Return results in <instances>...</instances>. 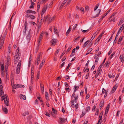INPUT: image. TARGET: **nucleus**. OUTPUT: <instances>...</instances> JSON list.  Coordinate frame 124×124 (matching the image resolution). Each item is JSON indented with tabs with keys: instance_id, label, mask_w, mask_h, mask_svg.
<instances>
[{
	"instance_id": "obj_5",
	"label": "nucleus",
	"mask_w": 124,
	"mask_h": 124,
	"mask_svg": "<svg viewBox=\"0 0 124 124\" xmlns=\"http://www.w3.org/2000/svg\"><path fill=\"white\" fill-rule=\"evenodd\" d=\"M41 52H40L38 55L35 61V64H37V65H38L39 64L40 60V58L41 57Z\"/></svg>"
},
{
	"instance_id": "obj_8",
	"label": "nucleus",
	"mask_w": 124,
	"mask_h": 124,
	"mask_svg": "<svg viewBox=\"0 0 124 124\" xmlns=\"http://www.w3.org/2000/svg\"><path fill=\"white\" fill-rule=\"evenodd\" d=\"M57 42V40L56 39H53L51 41V45L52 46H54Z\"/></svg>"
},
{
	"instance_id": "obj_18",
	"label": "nucleus",
	"mask_w": 124,
	"mask_h": 124,
	"mask_svg": "<svg viewBox=\"0 0 124 124\" xmlns=\"http://www.w3.org/2000/svg\"><path fill=\"white\" fill-rule=\"evenodd\" d=\"M117 88L116 87H115V86H114L113 87L112 90L111 91V92L110 93L111 94H112L115 91H116V89Z\"/></svg>"
},
{
	"instance_id": "obj_24",
	"label": "nucleus",
	"mask_w": 124,
	"mask_h": 124,
	"mask_svg": "<svg viewBox=\"0 0 124 124\" xmlns=\"http://www.w3.org/2000/svg\"><path fill=\"white\" fill-rule=\"evenodd\" d=\"M67 0H64L63 3L62 4L60 7V9H62V8L63 7L64 5L66 2H67Z\"/></svg>"
},
{
	"instance_id": "obj_46",
	"label": "nucleus",
	"mask_w": 124,
	"mask_h": 124,
	"mask_svg": "<svg viewBox=\"0 0 124 124\" xmlns=\"http://www.w3.org/2000/svg\"><path fill=\"white\" fill-rule=\"evenodd\" d=\"M121 96H119V104H120L122 101V100H121Z\"/></svg>"
},
{
	"instance_id": "obj_47",
	"label": "nucleus",
	"mask_w": 124,
	"mask_h": 124,
	"mask_svg": "<svg viewBox=\"0 0 124 124\" xmlns=\"http://www.w3.org/2000/svg\"><path fill=\"white\" fill-rule=\"evenodd\" d=\"M103 113L102 112H101L100 115L99 116V118H101L102 119V116L103 115Z\"/></svg>"
},
{
	"instance_id": "obj_15",
	"label": "nucleus",
	"mask_w": 124,
	"mask_h": 124,
	"mask_svg": "<svg viewBox=\"0 0 124 124\" xmlns=\"http://www.w3.org/2000/svg\"><path fill=\"white\" fill-rule=\"evenodd\" d=\"M103 64H101V65L99 66L98 68L97 71V73H98V74H99L101 72V68L103 66L102 65Z\"/></svg>"
},
{
	"instance_id": "obj_39",
	"label": "nucleus",
	"mask_w": 124,
	"mask_h": 124,
	"mask_svg": "<svg viewBox=\"0 0 124 124\" xmlns=\"http://www.w3.org/2000/svg\"><path fill=\"white\" fill-rule=\"evenodd\" d=\"M53 3V1H52L51 2L50 4L49 5H48V7L50 8H51L52 7V5Z\"/></svg>"
},
{
	"instance_id": "obj_56",
	"label": "nucleus",
	"mask_w": 124,
	"mask_h": 124,
	"mask_svg": "<svg viewBox=\"0 0 124 124\" xmlns=\"http://www.w3.org/2000/svg\"><path fill=\"white\" fill-rule=\"evenodd\" d=\"M71 30V29H70V28H69L68 30L66 32V34L68 35V34L70 33V31Z\"/></svg>"
},
{
	"instance_id": "obj_20",
	"label": "nucleus",
	"mask_w": 124,
	"mask_h": 124,
	"mask_svg": "<svg viewBox=\"0 0 124 124\" xmlns=\"http://www.w3.org/2000/svg\"><path fill=\"white\" fill-rule=\"evenodd\" d=\"M79 88V86H75L74 87V93L77 91Z\"/></svg>"
},
{
	"instance_id": "obj_27",
	"label": "nucleus",
	"mask_w": 124,
	"mask_h": 124,
	"mask_svg": "<svg viewBox=\"0 0 124 124\" xmlns=\"http://www.w3.org/2000/svg\"><path fill=\"white\" fill-rule=\"evenodd\" d=\"M119 34L118 33H117V34L115 38V39L114 40V43L115 42V43H116V40H117V38L118 36V35H119Z\"/></svg>"
},
{
	"instance_id": "obj_42",
	"label": "nucleus",
	"mask_w": 124,
	"mask_h": 124,
	"mask_svg": "<svg viewBox=\"0 0 124 124\" xmlns=\"http://www.w3.org/2000/svg\"><path fill=\"white\" fill-rule=\"evenodd\" d=\"M30 17L31 18V19H35V17L32 15H30Z\"/></svg>"
},
{
	"instance_id": "obj_23",
	"label": "nucleus",
	"mask_w": 124,
	"mask_h": 124,
	"mask_svg": "<svg viewBox=\"0 0 124 124\" xmlns=\"http://www.w3.org/2000/svg\"><path fill=\"white\" fill-rule=\"evenodd\" d=\"M8 99L7 98H6V100H4V103L7 106L8 105Z\"/></svg>"
},
{
	"instance_id": "obj_63",
	"label": "nucleus",
	"mask_w": 124,
	"mask_h": 124,
	"mask_svg": "<svg viewBox=\"0 0 124 124\" xmlns=\"http://www.w3.org/2000/svg\"><path fill=\"white\" fill-rule=\"evenodd\" d=\"M1 73L2 76H3L4 75V71H1Z\"/></svg>"
},
{
	"instance_id": "obj_48",
	"label": "nucleus",
	"mask_w": 124,
	"mask_h": 124,
	"mask_svg": "<svg viewBox=\"0 0 124 124\" xmlns=\"http://www.w3.org/2000/svg\"><path fill=\"white\" fill-rule=\"evenodd\" d=\"M80 9L81 11V12H82L83 13H84V8L82 7H81L80 8Z\"/></svg>"
},
{
	"instance_id": "obj_58",
	"label": "nucleus",
	"mask_w": 124,
	"mask_h": 124,
	"mask_svg": "<svg viewBox=\"0 0 124 124\" xmlns=\"http://www.w3.org/2000/svg\"><path fill=\"white\" fill-rule=\"evenodd\" d=\"M43 65V63H40V64L39 66V69H40L42 67Z\"/></svg>"
},
{
	"instance_id": "obj_62",
	"label": "nucleus",
	"mask_w": 124,
	"mask_h": 124,
	"mask_svg": "<svg viewBox=\"0 0 124 124\" xmlns=\"http://www.w3.org/2000/svg\"><path fill=\"white\" fill-rule=\"evenodd\" d=\"M45 114L47 116L50 117V114L49 113H48L47 112H45Z\"/></svg>"
},
{
	"instance_id": "obj_9",
	"label": "nucleus",
	"mask_w": 124,
	"mask_h": 124,
	"mask_svg": "<svg viewBox=\"0 0 124 124\" xmlns=\"http://www.w3.org/2000/svg\"><path fill=\"white\" fill-rule=\"evenodd\" d=\"M12 86V91L14 93H15V90H14V89H16L18 88L22 87H23L24 88V86Z\"/></svg>"
},
{
	"instance_id": "obj_12",
	"label": "nucleus",
	"mask_w": 124,
	"mask_h": 124,
	"mask_svg": "<svg viewBox=\"0 0 124 124\" xmlns=\"http://www.w3.org/2000/svg\"><path fill=\"white\" fill-rule=\"evenodd\" d=\"M25 12L26 14H28L31 13L36 14V12L35 11H32L31 10H28L25 11Z\"/></svg>"
},
{
	"instance_id": "obj_3",
	"label": "nucleus",
	"mask_w": 124,
	"mask_h": 124,
	"mask_svg": "<svg viewBox=\"0 0 124 124\" xmlns=\"http://www.w3.org/2000/svg\"><path fill=\"white\" fill-rule=\"evenodd\" d=\"M48 4H47L42 9V12L41 15V20H42L44 17V13L46 11L47 8H48Z\"/></svg>"
},
{
	"instance_id": "obj_7",
	"label": "nucleus",
	"mask_w": 124,
	"mask_h": 124,
	"mask_svg": "<svg viewBox=\"0 0 124 124\" xmlns=\"http://www.w3.org/2000/svg\"><path fill=\"white\" fill-rule=\"evenodd\" d=\"M71 107L72 108H74L75 107L76 109V111H77V108L78 107V103H77L75 105H74V101H71Z\"/></svg>"
},
{
	"instance_id": "obj_19",
	"label": "nucleus",
	"mask_w": 124,
	"mask_h": 124,
	"mask_svg": "<svg viewBox=\"0 0 124 124\" xmlns=\"http://www.w3.org/2000/svg\"><path fill=\"white\" fill-rule=\"evenodd\" d=\"M25 28H24V30H25L24 31V32L26 34V31L27 30V23L26 22H25Z\"/></svg>"
},
{
	"instance_id": "obj_14",
	"label": "nucleus",
	"mask_w": 124,
	"mask_h": 124,
	"mask_svg": "<svg viewBox=\"0 0 124 124\" xmlns=\"http://www.w3.org/2000/svg\"><path fill=\"white\" fill-rule=\"evenodd\" d=\"M7 62L6 63V64L8 65V66L10 64V56H8L7 57Z\"/></svg>"
},
{
	"instance_id": "obj_35",
	"label": "nucleus",
	"mask_w": 124,
	"mask_h": 124,
	"mask_svg": "<svg viewBox=\"0 0 124 124\" xmlns=\"http://www.w3.org/2000/svg\"><path fill=\"white\" fill-rule=\"evenodd\" d=\"M41 90V92L43 93L44 92V86H40Z\"/></svg>"
},
{
	"instance_id": "obj_36",
	"label": "nucleus",
	"mask_w": 124,
	"mask_h": 124,
	"mask_svg": "<svg viewBox=\"0 0 124 124\" xmlns=\"http://www.w3.org/2000/svg\"><path fill=\"white\" fill-rule=\"evenodd\" d=\"M103 34H100L98 37V38L96 39V40H98V41H99L100 40V39L101 38L102 36V35Z\"/></svg>"
},
{
	"instance_id": "obj_11",
	"label": "nucleus",
	"mask_w": 124,
	"mask_h": 124,
	"mask_svg": "<svg viewBox=\"0 0 124 124\" xmlns=\"http://www.w3.org/2000/svg\"><path fill=\"white\" fill-rule=\"evenodd\" d=\"M4 95V92L2 86H0V96Z\"/></svg>"
},
{
	"instance_id": "obj_29",
	"label": "nucleus",
	"mask_w": 124,
	"mask_h": 124,
	"mask_svg": "<svg viewBox=\"0 0 124 124\" xmlns=\"http://www.w3.org/2000/svg\"><path fill=\"white\" fill-rule=\"evenodd\" d=\"M3 109L4 112L6 114L8 113V110L7 108L5 107L3 108Z\"/></svg>"
},
{
	"instance_id": "obj_40",
	"label": "nucleus",
	"mask_w": 124,
	"mask_h": 124,
	"mask_svg": "<svg viewBox=\"0 0 124 124\" xmlns=\"http://www.w3.org/2000/svg\"><path fill=\"white\" fill-rule=\"evenodd\" d=\"M122 27H121V26L119 28V30H118L117 33H118L119 34L120 32H121L123 30V29H122Z\"/></svg>"
},
{
	"instance_id": "obj_34",
	"label": "nucleus",
	"mask_w": 124,
	"mask_h": 124,
	"mask_svg": "<svg viewBox=\"0 0 124 124\" xmlns=\"http://www.w3.org/2000/svg\"><path fill=\"white\" fill-rule=\"evenodd\" d=\"M99 59V57H98L96 59L95 62V64H97V62H98Z\"/></svg>"
},
{
	"instance_id": "obj_51",
	"label": "nucleus",
	"mask_w": 124,
	"mask_h": 124,
	"mask_svg": "<svg viewBox=\"0 0 124 124\" xmlns=\"http://www.w3.org/2000/svg\"><path fill=\"white\" fill-rule=\"evenodd\" d=\"M96 108V106H94L93 108L92 111H94Z\"/></svg>"
},
{
	"instance_id": "obj_59",
	"label": "nucleus",
	"mask_w": 124,
	"mask_h": 124,
	"mask_svg": "<svg viewBox=\"0 0 124 124\" xmlns=\"http://www.w3.org/2000/svg\"><path fill=\"white\" fill-rule=\"evenodd\" d=\"M28 114V112H26L23 113L22 115L23 116H24Z\"/></svg>"
},
{
	"instance_id": "obj_45",
	"label": "nucleus",
	"mask_w": 124,
	"mask_h": 124,
	"mask_svg": "<svg viewBox=\"0 0 124 124\" xmlns=\"http://www.w3.org/2000/svg\"><path fill=\"white\" fill-rule=\"evenodd\" d=\"M113 16V14H112L108 19V21L109 22H111L112 21V18Z\"/></svg>"
},
{
	"instance_id": "obj_2",
	"label": "nucleus",
	"mask_w": 124,
	"mask_h": 124,
	"mask_svg": "<svg viewBox=\"0 0 124 124\" xmlns=\"http://www.w3.org/2000/svg\"><path fill=\"white\" fill-rule=\"evenodd\" d=\"M43 21L45 22H47L49 24L54 19V18L52 17L51 18H50V16L47 15L45 17V16L44 17Z\"/></svg>"
},
{
	"instance_id": "obj_22",
	"label": "nucleus",
	"mask_w": 124,
	"mask_h": 124,
	"mask_svg": "<svg viewBox=\"0 0 124 124\" xmlns=\"http://www.w3.org/2000/svg\"><path fill=\"white\" fill-rule=\"evenodd\" d=\"M20 98L21 99H23L24 100H25L26 97L24 95H23L22 94H21L20 95Z\"/></svg>"
},
{
	"instance_id": "obj_1",
	"label": "nucleus",
	"mask_w": 124,
	"mask_h": 124,
	"mask_svg": "<svg viewBox=\"0 0 124 124\" xmlns=\"http://www.w3.org/2000/svg\"><path fill=\"white\" fill-rule=\"evenodd\" d=\"M20 55L19 53V50L17 49L16 51L15 55L14 56V62L15 64L19 60Z\"/></svg>"
},
{
	"instance_id": "obj_26",
	"label": "nucleus",
	"mask_w": 124,
	"mask_h": 124,
	"mask_svg": "<svg viewBox=\"0 0 124 124\" xmlns=\"http://www.w3.org/2000/svg\"><path fill=\"white\" fill-rule=\"evenodd\" d=\"M103 101H101L100 104V109L101 108V107L103 105Z\"/></svg>"
},
{
	"instance_id": "obj_49",
	"label": "nucleus",
	"mask_w": 124,
	"mask_h": 124,
	"mask_svg": "<svg viewBox=\"0 0 124 124\" xmlns=\"http://www.w3.org/2000/svg\"><path fill=\"white\" fill-rule=\"evenodd\" d=\"M1 71H4V66L3 65H2L1 67Z\"/></svg>"
},
{
	"instance_id": "obj_54",
	"label": "nucleus",
	"mask_w": 124,
	"mask_h": 124,
	"mask_svg": "<svg viewBox=\"0 0 124 124\" xmlns=\"http://www.w3.org/2000/svg\"><path fill=\"white\" fill-rule=\"evenodd\" d=\"M57 30L56 29H55L54 27V32L55 33V34H56L58 36H59V35L57 34H58V32L56 31Z\"/></svg>"
},
{
	"instance_id": "obj_32",
	"label": "nucleus",
	"mask_w": 124,
	"mask_h": 124,
	"mask_svg": "<svg viewBox=\"0 0 124 124\" xmlns=\"http://www.w3.org/2000/svg\"><path fill=\"white\" fill-rule=\"evenodd\" d=\"M92 48H90L89 49V50L88 51L87 53L85 55H86L89 54V53L91 52L92 50Z\"/></svg>"
},
{
	"instance_id": "obj_64",
	"label": "nucleus",
	"mask_w": 124,
	"mask_h": 124,
	"mask_svg": "<svg viewBox=\"0 0 124 124\" xmlns=\"http://www.w3.org/2000/svg\"><path fill=\"white\" fill-rule=\"evenodd\" d=\"M48 0H42L41 2L42 3H45L46 1H47Z\"/></svg>"
},
{
	"instance_id": "obj_17",
	"label": "nucleus",
	"mask_w": 124,
	"mask_h": 124,
	"mask_svg": "<svg viewBox=\"0 0 124 124\" xmlns=\"http://www.w3.org/2000/svg\"><path fill=\"white\" fill-rule=\"evenodd\" d=\"M98 11H99V12L95 16H92V17L93 18H94L96 17H98L100 15V13L101 11V9H99L98 10Z\"/></svg>"
},
{
	"instance_id": "obj_21",
	"label": "nucleus",
	"mask_w": 124,
	"mask_h": 124,
	"mask_svg": "<svg viewBox=\"0 0 124 124\" xmlns=\"http://www.w3.org/2000/svg\"><path fill=\"white\" fill-rule=\"evenodd\" d=\"M7 97V96L6 94L4 95L3 96H2L1 97V100L2 101L5 100V99H6Z\"/></svg>"
},
{
	"instance_id": "obj_25",
	"label": "nucleus",
	"mask_w": 124,
	"mask_h": 124,
	"mask_svg": "<svg viewBox=\"0 0 124 124\" xmlns=\"http://www.w3.org/2000/svg\"><path fill=\"white\" fill-rule=\"evenodd\" d=\"M11 44H9L8 46V53H10L11 52Z\"/></svg>"
},
{
	"instance_id": "obj_30",
	"label": "nucleus",
	"mask_w": 124,
	"mask_h": 124,
	"mask_svg": "<svg viewBox=\"0 0 124 124\" xmlns=\"http://www.w3.org/2000/svg\"><path fill=\"white\" fill-rule=\"evenodd\" d=\"M34 3L32 2H31V6L29 7V8H33L34 7Z\"/></svg>"
},
{
	"instance_id": "obj_33",
	"label": "nucleus",
	"mask_w": 124,
	"mask_h": 124,
	"mask_svg": "<svg viewBox=\"0 0 124 124\" xmlns=\"http://www.w3.org/2000/svg\"><path fill=\"white\" fill-rule=\"evenodd\" d=\"M109 62H106L105 64V66L106 67H107L108 66L109 64Z\"/></svg>"
},
{
	"instance_id": "obj_55",
	"label": "nucleus",
	"mask_w": 124,
	"mask_h": 124,
	"mask_svg": "<svg viewBox=\"0 0 124 124\" xmlns=\"http://www.w3.org/2000/svg\"><path fill=\"white\" fill-rule=\"evenodd\" d=\"M99 6V4H98L96 5L95 7L94 8V11L96 10L98 8Z\"/></svg>"
},
{
	"instance_id": "obj_43",
	"label": "nucleus",
	"mask_w": 124,
	"mask_h": 124,
	"mask_svg": "<svg viewBox=\"0 0 124 124\" xmlns=\"http://www.w3.org/2000/svg\"><path fill=\"white\" fill-rule=\"evenodd\" d=\"M71 63H69V64H68V66L67 67V68L66 69V70L67 71H68V69H69V68L70 67V66H71Z\"/></svg>"
},
{
	"instance_id": "obj_61",
	"label": "nucleus",
	"mask_w": 124,
	"mask_h": 124,
	"mask_svg": "<svg viewBox=\"0 0 124 124\" xmlns=\"http://www.w3.org/2000/svg\"><path fill=\"white\" fill-rule=\"evenodd\" d=\"M90 109V107L89 106L87 107L86 108V111L88 112L89 111Z\"/></svg>"
},
{
	"instance_id": "obj_41",
	"label": "nucleus",
	"mask_w": 124,
	"mask_h": 124,
	"mask_svg": "<svg viewBox=\"0 0 124 124\" xmlns=\"http://www.w3.org/2000/svg\"><path fill=\"white\" fill-rule=\"evenodd\" d=\"M52 111L55 114H57V111L54 108H52Z\"/></svg>"
},
{
	"instance_id": "obj_60",
	"label": "nucleus",
	"mask_w": 124,
	"mask_h": 124,
	"mask_svg": "<svg viewBox=\"0 0 124 124\" xmlns=\"http://www.w3.org/2000/svg\"><path fill=\"white\" fill-rule=\"evenodd\" d=\"M107 92L108 91H106V92H105V94L104 96V98H106V97H107Z\"/></svg>"
},
{
	"instance_id": "obj_4",
	"label": "nucleus",
	"mask_w": 124,
	"mask_h": 124,
	"mask_svg": "<svg viewBox=\"0 0 124 124\" xmlns=\"http://www.w3.org/2000/svg\"><path fill=\"white\" fill-rule=\"evenodd\" d=\"M21 61H19L16 69V72L17 74H18L20 72V67L21 65Z\"/></svg>"
},
{
	"instance_id": "obj_28",
	"label": "nucleus",
	"mask_w": 124,
	"mask_h": 124,
	"mask_svg": "<svg viewBox=\"0 0 124 124\" xmlns=\"http://www.w3.org/2000/svg\"><path fill=\"white\" fill-rule=\"evenodd\" d=\"M78 96H75L74 97V102L75 103H77V100L78 99ZM73 101V100H72Z\"/></svg>"
},
{
	"instance_id": "obj_10",
	"label": "nucleus",
	"mask_w": 124,
	"mask_h": 124,
	"mask_svg": "<svg viewBox=\"0 0 124 124\" xmlns=\"http://www.w3.org/2000/svg\"><path fill=\"white\" fill-rule=\"evenodd\" d=\"M66 120L65 119L60 118L58 120V123L60 124H63L66 121Z\"/></svg>"
},
{
	"instance_id": "obj_31",
	"label": "nucleus",
	"mask_w": 124,
	"mask_h": 124,
	"mask_svg": "<svg viewBox=\"0 0 124 124\" xmlns=\"http://www.w3.org/2000/svg\"><path fill=\"white\" fill-rule=\"evenodd\" d=\"M89 68H86V67H85L83 70V71L84 72H87L89 71Z\"/></svg>"
},
{
	"instance_id": "obj_13",
	"label": "nucleus",
	"mask_w": 124,
	"mask_h": 124,
	"mask_svg": "<svg viewBox=\"0 0 124 124\" xmlns=\"http://www.w3.org/2000/svg\"><path fill=\"white\" fill-rule=\"evenodd\" d=\"M44 35L43 33L42 32L40 34L39 39V40L38 42V44L39 45L40 44V42L41 40V39L43 37V36Z\"/></svg>"
},
{
	"instance_id": "obj_37",
	"label": "nucleus",
	"mask_w": 124,
	"mask_h": 124,
	"mask_svg": "<svg viewBox=\"0 0 124 124\" xmlns=\"http://www.w3.org/2000/svg\"><path fill=\"white\" fill-rule=\"evenodd\" d=\"M124 22V20L122 19H121L119 21L118 24V25L119 26L122 23Z\"/></svg>"
},
{
	"instance_id": "obj_50",
	"label": "nucleus",
	"mask_w": 124,
	"mask_h": 124,
	"mask_svg": "<svg viewBox=\"0 0 124 124\" xmlns=\"http://www.w3.org/2000/svg\"><path fill=\"white\" fill-rule=\"evenodd\" d=\"M11 18L10 21L9 22V24L8 26V29L9 30H10L11 29Z\"/></svg>"
},
{
	"instance_id": "obj_6",
	"label": "nucleus",
	"mask_w": 124,
	"mask_h": 124,
	"mask_svg": "<svg viewBox=\"0 0 124 124\" xmlns=\"http://www.w3.org/2000/svg\"><path fill=\"white\" fill-rule=\"evenodd\" d=\"M6 36L3 35L2 37V39L1 40L0 43V49H1L3 46L4 41L5 39V37Z\"/></svg>"
},
{
	"instance_id": "obj_16",
	"label": "nucleus",
	"mask_w": 124,
	"mask_h": 124,
	"mask_svg": "<svg viewBox=\"0 0 124 124\" xmlns=\"http://www.w3.org/2000/svg\"><path fill=\"white\" fill-rule=\"evenodd\" d=\"M123 36L122 37L121 36L119 37L118 40V42L117 43L118 44H120L121 43V42L123 39Z\"/></svg>"
},
{
	"instance_id": "obj_38",
	"label": "nucleus",
	"mask_w": 124,
	"mask_h": 124,
	"mask_svg": "<svg viewBox=\"0 0 124 124\" xmlns=\"http://www.w3.org/2000/svg\"><path fill=\"white\" fill-rule=\"evenodd\" d=\"M31 80L32 81L33 80V74L31 72Z\"/></svg>"
},
{
	"instance_id": "obj_52",
	"label": "nucleus",
	"mask_w": 124,
	"mask_h": 124,
	"mask_svg": "<svg viewBox=\"0 0 124 124\" xmlns=\"http://www.w3.org/2000/svg\"><path fill=\"white\" fill-rule=\"evenodd\" d=\"M72 47V46H70L68 48V49L67 50L66 52H69L70 50L71 49Z\"/></svg>"
},
{
	"instance_id": "obj_57",
	"label": "nucleus",
	"mask_w": 124,
	"mask_h": 124,
	"mask_svg": "<svg viewBox=\"0 0 124 124\" xmlns=\"http://www.w3.org/2000/svg\"><path fill=\"white\" fill-rule=\"evenodd\" d=\"M113 50L112 49H111L110 51L108 53V55H109L112 52Z\"/></svg>"
},
{
	"instance_id": "obj_44",
	"label": "nucleus",
	"mask_w": 124,
	"mask_h": 124,
	"mask_svg": "<svg viewBox=\"0 0 124 124\" xmlns=\"http://www.w3.org/2000/svg\"><path fill=\"white\" fill-rule=\"evenodd\" d=\"M88 42L89 41L87 40L83 46L84 47H85L88 44Z\"/></svg>"
},
{
	"instance_id": "obj_53",
	"label": "nucleus",
	"mask_w": 124,
	"mask_h": 124,
	"mask_svg": "<svg viewBox=\"0 0 124 124\" xmlns=\"http://www.w3.org/2000/svg\"><path fill=\"white\" fill-rule=\"evenodd\" d=\"M40 74V71H39L37 73V78L38 79H39V75Z\"/></svg>"
}]
</instances>
